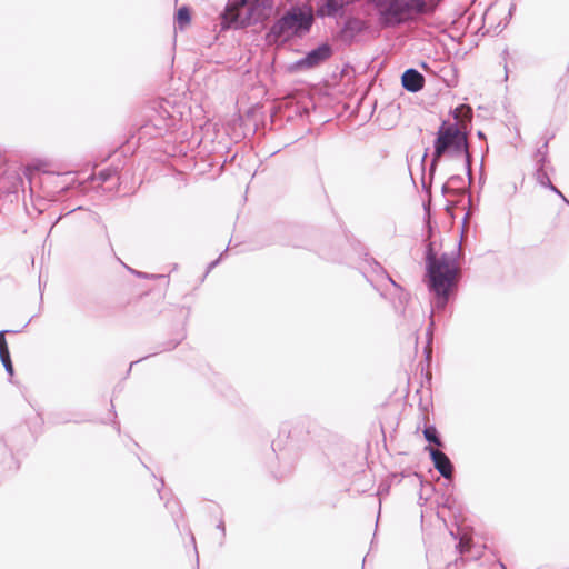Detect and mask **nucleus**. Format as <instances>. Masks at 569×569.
<instances>
[{
  "label": "nucleus",
  "mask_w": 569,
  "mask_h": 569,
  "mask_svg": "<svg viewBox=\"0 0 569 569\" xmlns=\"http://www.w3.org/2000/svg\"><path fill=\"white\" fill-rule=\"evenodd\" d=\"M468 541H466L463 538L459 540V543L457 545V548H459V551L462 553L466 550Z\"/></svg>",
  "instance_id": "393cba45"
},
{
  "label": "nucleus",
  "mask_w": 569,
  "mask_h": 569,
  "mask_svg": "<svg viewBox=\"0 0 569 569\" xmlns=\"http://www.w3.org/2000/svg\"><path fill=\"white\" fill-rule=\"evenodd\" d=\"M172 505H178V503L174 502V501L173 502H170V501L166 502V507L167 508H171Z\"/></svg>",
  "instance_id": "c85d7f7f"
},
{
  "label": "nucleus",
  "mask_w": 569,
  "mask_h": 569,
  "mask_svg": "<svg viewBox=\"0 0 569 569\" xmlns=\"http://www.w3.org/2000/svg\"><path fill=\"white\" fill-rule=\"evenodd\" d=\"M552 192L557 194L567 206H569V199L558 188H556Z\"/></svg>",
  "instance_id": "4be33fe9"
},
{
  "label": "nucleus",
  "mask_w": 569,
  "mask_h": 569,
  "mask_svg": "<svg viewBox=\"0 0 569 569\" xmlns=\"http://www.w3.org/2000/svg\"><path fill=\"white\" fill-rule=\"evenodd\" d=\"M30 321H31V319H29V320L27 321V323H24V328H26V327H28V325L30 323Z\"/></svg>",
  "instance_id": "7c9ffc66"
},
{
  "label": "nucleus",
  "mask_w": 569,
  "mask_h": 569,
  "mask_svg": "<svg viewBox=\"0 0 569 569\" xmlns=\"http://www.w3.org/2000/svg\"><path fill=\"white\" fill-rule=\"evenodd\" d=\"M446 190H447V186L445 184V186L442 187V191H443V192H446Z\"/></svg>",
  "instance_id": "473e14b6"
},
{
  "label": "nucleus",
  "mask_w": 569,
  "mask_h": 569,
  "mask_svg": "<svg viewBox=\"0 0 569 569\" xmlns=\"http://www.w3.org/2000/svg\"><path fill=\"white\" fill-rule=\"evenodd\" d=\"M114 170H111V169H106V170H101L99 173H98V180L101 181V182H107L109 181L112 176L114 174Z\"/></svg>",
  "instance_id": "6ab92c4d"
},
{
  "label": "nucleus",
  "mask_w": 569,
  "mask_h": 569,
  "mask_svg": "<svg viewBox=\"0 0 569 569\" xmlns=\"http://www.w3.org/2000/svg\"><path fill=\"white\" fill-rule=\"evenodd\" d=\"M449 181L452 183H459V182H463V179L460 176H452Z\"/></svg>",
  "instance_id": "a878e982"
},
{
  "label": "nucleus",
  "mask_w": 569,
  "mask_h": 569,
  "mask_svg": "<svg viewBox=\"0 0 569 569\" xmlns=\"http://www.w3.org/2000/svg\"><path fill=\"white\" fill-rule=\"evenodd\" d=\"M9 332L8 330L0 331V355L4 352H9L8 343L6 341L4 335Z\"/></svg>",
  "instance_id": "aec40b11"
},
{
  "label": "nucleus",
  "mask_w": 569,
  "mask_h": 569,
  "mask_svg": "<svg viewBox=\"0 0 569 569\" xmlns=\"http://www.w3.org/2000/svg\"><path fill=\"white\" fill-rule=\"evenodd\" d=\"M368 266L371 272L378 278L388 281L395 289L402 292V288L389 276V273L385 270V268L377 262L376 260H371L368 262Z\"/></svg>",
  "instance_id": "ddd939ff"
},
{
  "label": "nucleus",
  "mask_w": 569,
  "mask_h": 569,
  "mask_svg": "<svg viewBox=\"0 0 569 569\" xmlns=\"http://www.w3.org/2000/svg\"><path fill=\"white\" fill-rule=\"evenodd\" d=\"M183 108L182 104L173 103L168 99L156 100L149 108V122L159 134L174 130L182 121Z\"/></svg>",
  "instance_id": "39448f33"
},
{
  "label": "nucleus",
  "mask_w": 569,
  "mask_h": 569,
  "mask_svg": "<svg viewBox=\"0 0 569 569\" xmlns=\"http://www.w3.org/2000/svg\"><path fill=\"white\" fill-rule=\"evenodd\" d=\"M221 258H222V254H220V257L218 259H216L214 261L209 263L206 274H208L214 267H217L219 264Z\"/></svg>",
  "instance_id": "b1692460"
},
{
  "label": "nucleus",
  "mask_w": 569,
  "mask_h": 569,
  "mask_svg": "<svg viewBox=\"0 0 569 569\" xmlns=\"http://www.w3.org/2000/svg\"><path fill=\"white\" fill-rule=\"evenodd\" d=\"M368 281L372 284L373 288H376L378 291H380L379 288H377V286L373 283V279L369 278L368 274H366Z\"/></svg>",
  "instance_id": "cd10ccee"
},
{
  "label": "nucleus",
  "mask_w": 569,
  "mask_h": 569,
  "mask_svg": "<svg viewBox=\"0 0 569 569\" xmlns=\"http://www.w3.org/2000/svg\"><path fill=\"white\" fill-rule=\"evenodd\" d=\"M368 29V23L359 18H349L345 22L343 30L351 34H359Z\"/></svg>",
  "instance_id": "4468645a"
},
{
  "label": "nucleus",
  "mask_w": 569,
  "mask_h": 569,
  "mask_svg": "<svg viewBox=\"0 0 569 569\" xmlns=\"http://www.w3.org/2000/svg\"><path fill=\"white\" fill-rule=\"evenodd\" d=\"M377 10L386 4L387 0H368Z\"/></svg>",
  "instance_id": "5701e85b"
},
{
  "label": "nucleus",
  "mask_w": 569,
  "mask_h": 569,
  "mask_svg": "<svg viewBox=\"0 0 569 569\" xmlns=\"http://www.w3.org/2000/svg\"><path fill=\"white\" fill-rule=\"evenodd\" d=\"M1 362L6 369V371L12 376L13 375V366L10 359V352H4L0 355Z\"/></svg>",
  "instance_id": "a211bd4d"
},
{
  "label": "nucleus",
  "mask_w": 569,
  "mask_h": 569,
  "mask_svg": "<svg viewBox=\"0 0 569 569\" xmlns=\"http://www.w3.org/2000/svg\"><path fill=\"white\" fill-rule=\"evenodd\" d=\"M429 452L430 459L432 460L433 467L445 479H452L453 465L449 457L431 446L425 448Z\"/></svg>",
  "instance_id": "9d476101"
},
{
  "label": "nucleus",
  "mask_w": 569,
  "mask_h": 569,
  "mask_svg": "<svg viewBox=\"0 0 569 569\" xmlns=\"http://www.w3.org/2000/svg\"><path fill=\"white\" fill-rule=\"evenodd\" d=\"M132 272L139 277V278H142V279H158V278H164L166 276H162V274H150V273H144V272H141V271H133Z\"/></svg>",
  "instance_id": "412c9836"
},
{
  "label": "nucleus",
  "mask_w": 569,
  "mask_h": 569,
  "mask_svg": "<svg viewBox=\"0 0 569 569\" xmlns=\"http://www.w3.org/2000/svg\"><path fill=\"white\" fill-rule=\"evenodd\" d=\"M553 137V133L550 134L541 147L536 148V182L551 192L557 188L549 176L555 171L548 158V143Z\"/></svg>",
  "instance_id": "0eeeda50"
},
{
  "label": "nucleus",
  "mask_w": 569,
  "mask_h": 569,
  "mask_svg": "<svg viewBox=\"0 0 569 569\" xmlns=\"http://www.w3.org/2000/svg\"><path fill=\"white\" fill-rule=\"evenodd\" d=\"M217 528H218L219 530H221L222 536H224V535H226V527H224V522H223L222 520L218 523Z\"/></svg>",
  "instance_id": "bb28decb"
},
{
  "label": "nucleus",
  "mask_w": 569,
  "mask_h": 569,
  "mask_svg": "<svg viewBox=\"0 0 569 569\" xmlns=\"http://www.w3.org/2000/svg\"><path fill=\"white\" fill-rule=\"evenodd\" d=\"M423 436L429 443H433L437 447H442V441L435 426L426 427L423 430Z\"/></svg>",
  "instance_id": "2eb2a0df"
},
{
  "label": "nucleus",
  "mask_w": 569,
  "mask_h": 569,
  "mask_svg": "<svg viewBox=\"0 0 569 569\" xmlns=\"http://www.w3.org/2000/svg\"><path fill=\"white\" fill-rule=\"evenodd\" d=\"M478 136L481 138V137H483V133L481 131H479Z\"/></svg>",
  "instance_id": "2f4dec72"
},
{
  "label": "nucleus",
  "mask_w": 569,
  "mask_h": 569,
  "mask_svg": "<svg viewBox=\"0 0 569 569\" xmlns=\"http://www.w3.org/2000/svg\"><path fill=\"white\" fill-rule=\"evenodd\" d=\"M332 50L329 44H320L316 49L309 51L303 58L295 63L296 69L315 68L330 58Z\"/></svg>",
  "instance_id": "1a4fd4ad"
},
{
  "label": "nucleus",
  "mask_w": 569,
  "mask_h": 569,
  "mask_svg": "<svg viewBox=\"0 0 569 569\" xmlns=\"http://www.w3.org/2000/svg\"><path fill=\"white\" fill-rule=\"evenodd\" d=\"M502 56H503V60H505V71H506V79L508 78V73H509V64L510 63H515V61L517 59L520 58V53L518 50H512L511 52H509L508 49H505L503 52H502Z\"/></svg>",
  "instance_id": "dca6fc26"
},
{
  "label": "nucleus",
  "mask_w": 569,
  "mask_h": 569,
  "mask_svg": "<svg viewBox=\"0 0 569 569\" xmlns=\"http://www.w3.org/2000/svg\"><path fill=\"white\" fill-rule=\"evenodd\" d=\"M427 156H428V153H427V151H426V152L423 153V157H422V160H421V162H422V163L425 162V160H426Z\"/></svg>",
  "instance_id": "c756f323"
},
{
  "label": "nucleus",
  "mask_w": 569,
  "mask_h": 569,
  "mask_svg": "<svg viewBox=\"0 0 569 569\" xmlns=\"http://www.w3.org/2000/svg\"><path fill=\"white\" fill-rule=\"evenodd\" d=\"M272 7V0H234L230 14L237 28H244L268 19Z\"/></svg>",
  "instance_id": "423d86ee"
},
{
  "label": "nucleus",
  "mask_w": 569,
  "mask_h": 569,
  "mask_svg": "<svg viewBox=\"0 0 569 569\" xmlns=\"http://www.w3.org/2000/svg\"><path fill=\"white\" fill-rule=\"evenodd\" d=\"M461 251V243L455 251L445 252L438 256L433 243L430 242L426 250V283L429 291L435 296V308L443 309L451 290L456 287L459 274L458 258Z\"/></svg>",
  "instance_id": "f257e3e1"
},
{
  "label": "nucleus",
  "mask_w": 569,
  "mask_h": 569,
  "mask_svg": "<svg viewBox=\"0 0 569 569\" xmlns=\"http://www.w3.org/2000/svg\"><path fill=\"white\" fill-rule=\"evenodd\" d=\"M402 87L409 92H418L423 88L425 78L416 69H407L401 77Z\"/></svg>",
  "instance_id": "9b49d317"
},
{
  "label": "nucleus",
  "mask_w": 569,
  "mask_h": 569,
  "mask_svg": "<svg viewBox=\"0 0 569 569\" xmlns=\"http://www.w3.org/2000/svg\"><path fill=\"white\" fill-rule=\"evenodd\" d=\"M433 154L430 162V174L436 171L439 159L443 154L452 157H463L467 168L469 181L471 180V160L468 151V140L465 132H462L457 123H448L443 121L437 131V137L433 142Z\"/></svg>",
  "instance_id": "f03ea898"
},
{
  "label": "nucleus",
  "mask_w": 569,
  "mask_h": 569,
  "mask_svg": "<svg viewBox=\"0 0 569 569\" xmlns=\"http://www.w3.org/2000/svg\"><path fill=\"white\" fill-rule=\"evenodd\" d=\"M426 0H389L378 9V22L382 29L396 28L428 13Z\"/></svg>",
  "instance_id": "7ed1b4c3"
},
{
  "label": "nucleus",
  "mask_w": 569,
  "mask_h": 569,
  "mask_svg": "<svg viewBox=\"0 0 569 569\" xmlns=\"http://www.w3.org/2000/svg\"><path fill=\"white\" fill-rule=\"evenodd\" d=\"M349 4L348 0H327L322 7L317 9L318 17H330L336 18L342 12L346 6Z\"/></svg>",
  "instance_id": "f8f14e48"
},
{
  "label": "nucleus",
  "mask_w": 569,
  "mask_h": 569,
  "mask_svg": "<svg viewBox=\"0 0 569 569\" xmlns=\"http://www.w3.org/2000/svg\"><path fill=\"white\" fill-rule=\"evenodd\" d=\"M74 182L71 173H44L41 178V184L47 197L54 200L60 193L67 191Z\"/></svg>",
  "instance_id": "6e6552de"
},
{
  "label": "nucleus",
  "mask_w": 569,
  "mask_h": 569,
  "mask_svg": "<svg viewBox=\"0 0 569 569\" xmlns=\"http://www.w3.org/2000/svg\"><path fill=\"white\" fill-rule=\"evenodd\" d=\"M312 23L313 14L310 9L292 7L271 26L268 36L274 39L286 38L288 34L301 36L310 31Z\"/></svg>",
  "instance_id": "20e7f679"
},
{
  "label": "nucleus",
  "mask_w": 569,
  "mask_h": 569,
  "mask_svg": "<svg viewBox=\"0 0 569 569\" xmlns=\"http://www.w3.org/2000/svg\"><path fill=\"white\" fill-rule=\"evenodd\" d=\"M177 22L180 26V28H183L186 24H188L191 20L190 11L187 7H181L177 11Z\"/></svg>",
  "instance_id": "f3484780"
}]
</instances>
